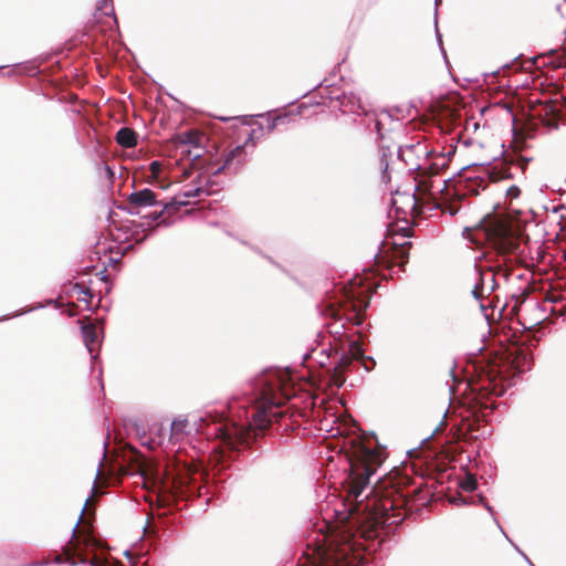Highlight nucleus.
Here are the masks:
<instances>
[{
	"instance_id": "obj_1",
	"label": "nucleus",
	"mask_w": 566,
	"mask_h": 566,
	"mask_svg": "<svg viewBox=\"0 0 566 566\" xmlns=\"http://www.w3.org/2000/svg\"><path fill=\"white\" fill-rule=\"evenodd\" d=\"M474 373V377L463 382L455 375L454 367L451 368L452 385L449 387V392L450 396L455 395L454 385L465 386L462 398V421L471 437L479 438L490 434L485 426L480 431L481 423L486 422L488 417L496 408L494 397L502 396L512 385V379L507 371L496 364L475 366Z\"/></svg>"
},
{
	"instance_id": "obj_2",
	"label": "nucleus",
	"mask_w": 566,
	"mask_h": 566,
	"mask_svg": "<svg viewBox=\"0 0 566 566\" xmlns=\"http://www.w3.org/2000/svg\"><path fill=\"white\" fill-rule=\"evenodd\" d=\"M375 437H354L344 442L345 457L349 465L346 480L349 496L358 499L371 475L384 462V451L376 448Z\"/></svg>"
},
{
	"instance_id": "obj_3",
	"label": "nucleus",
	"mask_w": 566,
	"mask_h": 566,
	"mask_svg": "<svg viewBox=\"0 0 566 566\" xmlns=\"http://www.w3.org/2000/svg\"><path fill=\"white\" fill-rule=\"evenodd\" d=\"M416 190L417 186H412L408 190L401 191L397 189L395 192L391 191V211L395 210L397 221H403L406 223L403 227H397L391 220V280L395 274L394 268L398 266L399 272H405L409 260L411 242H398L396 237H411L412 229L410 223L417 207Z\"/></svg>"
},
{
	"instance_id": "obj_4",
	"label": "nucleus",
	"mask_w": 566,
	"mask_h": 566,
	"mask_svg": "<svg viewBox=\"0 0 566 566\" xmlns=\"http://www.w3.org/2000/svg\"><path fill=\"white\" fill-rule=\"evenodd\" d=\"M479 229L491 248L503 258L505 263H510V266L513 265L514 260L522 259L520 234L513 229L505 214L496 211L485 214L479 223Z\"/></svg>"
},
{
	"instance_id": "obj_5",
	"label": "nucleus",
	"mask_w": 566,
	"mask_h": 566,
	"mask_svg": "<svg viewBox=\"0 0 566 566\" xmlns=\"http://www.w3.org/2000/svg\"><path fill=\"white\" fill-rule=\"evenodd\" d=\"M352 537V534L337 532L310 541L306 555L312 566H355L356 557L350 554Z\"/></svg>"
},
{
	"instance_id": "obj_6",
	"label": "nucleus",
	"mask_w": 566,
	"mask_h": 566,
	"mask_svg": "<svg viewBox=\"0 0 566 566\" xmlns=\"http://www.w3.org/2000/svg\"><path fill=\"white\" fill-rule=\"evenodd\" d=\"M413 468L406 464L391 467V526L399 525L411 512L409 504L418 493V486L413 484Z\"/></svg>"
},
{
	"instance_id": "obj_7",
	"label": "nucleus",
	"mask_w": 566,
	"mask_h": 566,
	"mask_svg": "<svg viewBox=\"0 0 566 566\" xmlns=\"http://www.w3.org/2000/svg\"><path fill=\"white\" fill-rule=\"evenodd\" d=\"M373 290V283L368 282V279L363 276L353 277L348 285L345 286V295L347 297L348 303L350 304L353 314L348 313H335V319L333 323L328 324V329L331 334L342 335V331L345 329L344 323H342V318H347L348 322H353L355 325H359L363 322L360 317L361 312L368 306V298Z\"/></svg>"
},
{
	"instance_id": "obj_8",
	"label": "nucleus",
	"mask_w": 566,
	"mask_h": 566,
	"mask_svg": "<svg viewBox=\"0 0 566 566\" xmlns=\"http://www.w3.org/2000/svg\"><path fill=\"white\" fill-rule=\"evenodd\" d=\"M455 150L457 146L451 145L447 153L444 150L437 151L436 149H428L426 145L417 142L416 144H410L406 147L400 146L398 149V157L403 158L406 151L415 153L418 156L424 155V163L422 165L417 164L413 169L422 168L429 176H436L449 166Z\"/></svg>"
},
{
	"instance_id": "obj_9",
	"label": "nucleus",
	"mask_w": 566,
	"mask_h": 566,
	"mask_svg": "<svg viewBox=\"0 0 566 566\" xmlns=\"http://www.w3.org/2000/svg\"><path fill=\"white\" fill-rule=\"evenodd\" d=\"M281 403L282 398L273 387L263 388L255 399V406L249 421L250 427L256 429L266 428L273 419L281 416V411H279Z\"/></svg>"
},
{
	"instance_id": "obj_10",
	"label": "nucleus",
	"mask_w": 566,
	"mask_h": 566,
	"mask_svg": "<svg viewBox=\"0 0 566 566\" xmlns=\"http://www.w3.org/2000/svg\"><path fill=\"white\" fill-rule=\"evenodd\" d=\"M566 109V97L556 93L553 97L545 101H538L537 104L532 103L530 107L531 117L538 124L548 128H558V122L564 116Z\"/></svg>"
},
{
	"instance_id": "obj_11",
	"label": "nucleus",
	"mask_w": 566,
	"mask_h": 566,
	"mask_svg": "<svg viewBox=\"0 0 566 566\" xmlns=\"http://www.w3.org/2000/svg\"><path fill=\"white\" fill-rule=\"evenodd\" d=\"M472 166L478 169L476 174L459 181V191H463L465 195L478 196L486 189L489 182L497 181L501 178L500 172L489 164H475Z\"/></svg>"
},
{
	"instance_id": "obj_12",
	"label": "nucleus",
	"mask_w": 566,
	"mask_h": 566,
	"mask_svg": "<svg viewBox=\"0 0 566 566\" xmlns=\"http://www.w3.org/2000/svg\"><path fill=\"white\" fill-rule=\"evenodd\" d=\"M198 432L199 424L196 417L192 419L178 417L171 422L169 442L174 446L186 442Z\"/></svg>"
},
{
	"instance_id": "obj_13",
	"label": "nucleus",
	"mask_w": 566,
	"mask_h": 566,
	"mask_svg": "<svg viewBox=\"0 0 566 566\" xmlns=\"http://www.w3.org/2000/svg\"><path fill=\"white\" fill-rule=\"evenodd\" d=\"M128 198L129 203L137 208L153 207L157 203L156 193L148 188L134 191Z\"/></svg>"
},
{
	"instance_id": "obj_14",
	"label": "nucleus",
	"mask_w": 566,
	"mask_h": 566,
	"mask_svg": "<svg viewBox=\"0 0 566 566\" xmlns=\"http://www.w3.org/2000/svg\"><path fill=\"white\" fill-rule=\"evenodd\" d=\"M116 142L125 148L134 147L137 144L136 133L130 128L123 127L116 134Z\"/></svg>"
},
{
	"instance_id": "obj_15",
	"label": "nucleus",
	"mask_w": 566,
	"mask_h": 566,
	"mask_svg": "<svg viewBox=\"0 0 566 566\" xmlns=\"http://www.w3.org/2000/svg\"><path fill=\"white\" fill-rule=\"evenodd\" d=\"M478 275L479 282L481 283L485 293L491 294L499 286L495 280V273L493 272L492 269L485 272L479 271Z\"/></svg>"
},
{
	"instance_id": "obj_16",
	"label": "nucleus",
	"mask_w": 566,
	"mask_h": 566,
	"mask_svg": "<svg viewBox=\"0 0 566 566\" xmlns=\"http://www.w3.org/2000/svg\"><path fill=\"white\" fill-rule=\"evenodd\" d=\"M82 333H83V338H84V343L87 347V350L90 352L91 355H93V353L96 349V345H97L96 328L92 325H86V326H83Z\"/></svg>"
},
{
	"instance_id": "obj_17",
	"label": "nucleus",
	"mask_w": 566,
	"mask_h": 566,
	"mask_svg": "<svg viewBox=\"0 0 566 566\" xmlns=\"http://www.w3.org/2000/svg\"><path fill=\"white\" fill-rule=\"evenodd\" d=\"M163 168H164V164L161 161H158V160L151 161L149 165L150 176L147 178V182L156 184L159 187H161L163 189H165L166 186H164L160 180Z\"/></svg>"
},
{
	"instance_id": "obj_18",
	"label": "nucleus",
	"mask_w": 566,
	"mask_h": 566,
	"mask_svg": "<svg viewBox=\"0 0 566 566\" xmlns=\"http://www.w3.org/2000/svg\"><path fill=\"white\" fill-rule=\"evenodd\" d=\"M531 360V355L524 350H521L518 357L513 361V368L516 374H522L528 368V364Z\"/></svg>"
},
{
	"instance_id": "obj_19",
	"label": "nucleus",
	"mask_w": 566,
	"mask_h": 566,
	"mask_svg": "<svg viewBox=\"0 0 566 566\" xmlns=\"http://www.w3.org/2000/svg\"><path fill=\"white\" fill-rule=\"evenodd\" d=\"M459 486L463 490V491H467V492H472L474 490H476L478 488V481L476 479L471 475V474H467L465 478H463L460 482H459Z\"/></svg>"
},
{
	"instance_id": "obj_20",
	"label": "nucleus",
	"mask_w": 566,
	"mask_h": 566,
	"mask_svg": "<svg viewBox=\"0 0 566 566\" xmlns=\"http://www.w3.org/2000/svg\"><path fill=\"white\" fill-rule=\"evenodd\" d=\"M412 109V105H409L406 108H403L402 106H395L394 108L391 107V120L394 119V117H396V119L399 120L405 118L406 116H411Z\"/></svg>"
},
{
	"instance_id": "obj_21",
	"label": "nucleus",
	"mask_w": 566,
	"mask_h": 566,
	"mask_svg": "<svg viewBox=\"0 0 566 566\" xmlns=\"http://www.w3.org/2000/svg\"><path fill=\"white\" fill-rule=\"evenodd\" d=\"M479 502L483 504L484 509L491 513L492 517H493V521L494 523L496 524V526L499 527V530L501 531V533L505 536V538L512 543L511 538L507 536V534L505 533V531L503 530V527L501 526L499 520L495 517L494 515V510L493 507L484 501V497L482 495H479Z\"/></svg>"
},
{
	"instance_id": "obj_22",
	"label": "nucleus",
	"mask_w": 566,
	"mask_h": 566,
	"mask_svg": "<svg viewBox=\"0 0 566 566\" xmlns=\"http://www.w3.org/2000/svg\"><path fill=\"white\" fill-rule=\"evenodd\" d=\"M479 502L483 504L484 509L491 513L492 517H493V521L494 523L496 524V526L499 527V530L501 531V533L505 536V538L512 543L511 538L507 536V534L505 533V531L503 530V527L501 526L499 520L495 517L494 515V510L493 507L484 501V497L482 495H479Z\"/></svg>"
},
{
	"instance_id": "obj_23",
	"label": "nucleus",
	"mask_w": 566,
	"mask_h": 566,
	"mask_svg": "<svg viewBox=\"0 0 566 566\" xmlns=\"http://www.w3.org/2000/svg\"><path fill=\"white\" fill-rule=\"evenodd\" d=\"M363 353H364L363 347L358 342H356V340L350 342L349 354L352 355L353 358H355V359L361 358Z\"/></svg>"
},
{
	"instance_id": "obj_24",
	"label": "nucleus",
	"mask_w": 566,
	"mask_h": 566,
	"mask_svg": "<svg viewBox=\"0 0 566 566\" xmlns=\"http://www.w3.org/2000/svg\"><path fill=\"white\" fill-rule=\"evenodd\" d=\"M437 14L438 12L434 11V28H436V39H437V42H438V45L440 48V51H441V54L443 56V59L447 61V52L443 48V44H442V34L440 33L439 29H438V19H437Z\"/></svg>"
},
{
	"instance_id": "obj_25",
	"label": "nucleus",
	"mask_w": 566,
	"mask_h": 566,
	"mask_svg": "<svg viewBox=\"0 0 566 566\" xmlns=\"http://www.w3.org/2000/svg\"><path fill=\"white\" fill-rule=\"evenodd\" d=\"M202 192H205V191L199 187L190 188V189L181 191L178 197L179 198H196V197H200Z\"/></svg>"
},
{
	"instance_id": "obj_26",
	"label": "nucleus",
	"mask_w": 566,
	"mask_h": 566,
	"mask_svg": "<svg viewBox=\"0 0 566 566\" xmlns=\"http://www.w3.org/2000/svg\"><path fill=\"white\" fill-rule=\"evenodd\" d=\"M471 294L476 301L483 300L485 291L483 290V287L479 281L474 284V286L471 291Z\"/></svg>"
},
{
	"instance_id": "obj_27",
	"label": "nucleus",
	"mask_w": 566,
	"mask_h": 566,
	"mask_svg": "<svg viewBox=\"0 0 566 566\" xmlns=\"http://www.w3.org/2000/svg\"><path fill=\"white\" fill-rule=\"evenodd\" d=\"M242 153V147H237L234 149H232L230 153L227 154L226 156V166L230 164V161L238 155H240Z\"/></svg>"
},
{
	"instance_id": "obj_28",
	"label": "nucleus",
	"mask_w": 566,
	"mask_h": 566,
	"mask_svg": "<svg viewBox=\"0 0 566 566\" xmlns=\"http://www.w3.org/2000/svg\"><path fill=\"white\" fill-rule=\"evenodd\" d=\"M520 193H521V191H520V188L517 186H511L506 190V196L512 198V199L517 198L520 196Z\"/></svg>"
},
{
	"instance_id": "obj_29",
	"label": "nucleus",
	"mask_w": 566,
	"mask_h": 566,
	"mask_svg": "<svg viewBox=\"0 0 566 566\" xmlns=\"http://www.w3.org/2000/svg\"><path fill=\"white\" fill-rule=\"evenodd\" d=\"M451 503L457 504V505H467V504H469L468 500L463 495H461V494H458V495L453 496L451 499Z\"/></svg>"
},
{
	"instance_id": "obj_30",
	"label": "nucleus",
	"mask_w": 566,
	"mask_h": 566,
	"mask_svg": "<svg viewBox=\"0 0 566 566\" xmlns=\"http://www.w3.org/2000/svg\"><path fill=\"white\" fill-rule=\"evenodd\" d=\"M511 544L513 545V547L515 548V551H516L518 554H521V556L524 558V560H525L530 566H536V565H534V564L531 562V559L527 557V555H526L523 551H521V548H520L515 543H513V542H512Z\"/></svg>"
},
{
	"instance_id": "obj_31",
	"label": "nucleus",
	"mask_w": 566,
	"mask_h": 566,
	"mask_svg": "<svg viewBox=\"0 0 566 566\" xmlns=\"http://www.w3.org/2000/svg\"><path fill=\"white\" fill-rule=\"evenodd\" d=\"M375 129L380 140L385 138V134L381 132V123L379 119L375 120Z\"/></svg>"
},
{
	"instance_id": "obj_32",
	"label": "nucleus",
	"mask_w": 566,
	"mask_h": 566,
	"mask_svg": "<svg viewBox=\"0 0 566 566\" xmlns=\"http://www.w3.org/2000/svg\"><path fill=\"white\" fill-rule=\"evenodd\" d=\"M107 2H108V0H101V2H99V4H98V9H99V10H103V9H104V7H106V6H107Z\"/></svg>"
},
{
	"instance_id": "obj_33",
	"label": "nucleus",
	"mask_w": 566,
	"mask_h": 566,
	"mask_svg": "<svg viewBox=\"0 0 566 566\" xmlns=\"http://www.w3.org/2000/svg\"><path fill=\"white\" fill-rule=\"evenodd\" d=\"M446 187H447V184H446V180H443V185H442V187H439V186H438L437 188H438L439 190H444V189H446Z\"/></svg>"
},
{
	"instance_id": "obj_34",
	"label": "nucleus",
	"mask_w": 566,
	"mask_h": 566,
	"mask_svg": "<svg viewBox=\"0 0 566 566\" xmlns=\"http://www.w3.org/2000/svg\"><path fill=\"white\" fill-rule=\"evenodd\" d=\"M284 118H285V117H277V118L275 119V124H276L277 122H284Z\"/></svg>"
},
{
	"instance_id": "obj_35",
	"label": "nucleus",
	"mask_w": 566,
	"mask_h": 566,
	"mask_svg": "<svg viewBox=\"0 0 566 566\" xmlns=\"http://www.w3.org/2000/svg\"><path fill=\"white\" fill-rule=\"evenodd\" d=\"M388 168V163L387 161H384V170L386 171Z\"/></svg>"
},
{
	"instance_id": "obj_36",
	"label": "nucleus",
	"mask_w": 566,
	"mask_h": 566,
	"mask_svg": "<svg viewBox=\"0 0 566 566\" xmlns=\"http://www.w3.org/2000/svg\"><path fill=\"white\" fill-rule=\"evenodd\" d=\"M415 451H416V449H410V450H407V451H406V453H407V454H410V453H412V452H415Z\"/></svg>"
},
{
	"instance_id": "obj_37",
	"label": "nucleus",
	"mask_w": 566,
	"mask_h": 566,
	"mask_svg": "<svg viewBox=\"0 0 566 566\" xmlns=\"http://www.w3.org/2000/svg\"><path fill=\"white\" fill-rule=\"evenodd\" d=\"M78 520H81V517H80ZM78 523H80V521H77V523H75V526H74V528H73V532H75L76 527L78 526Z\"/></svg>"
},
{
	"instance_id": "obj_38",
	"label": "nucleus",
	"mask_w": 566,
	"mask_h": 566,
	"mask_svg": "<svg viewBox=\"0 0 566 566\" xmlns=\"http://www.w3.org/2000/svg\"><path fill=\"white\" fill-rule=\"evenodd\" d=\"M457 211H458L457 209H452V210H450V214H454V213H457Z\"/></svg>"
},
{
	"instance_id": "obj_39",
	"label": "nucleus",
	"mask_w": 566,
	"mask_h": 566,
	"mask_svg": "<svg viewBox=\"0 0 566 566\" xmlns=\"http://www.w3.org/2000/svg\"><path fill=\"white\" fill-rule=\"evenodd\" d=\"M510 67H511V66H510V64H504V65L502 66V69H510Z\"/></svg>"
},
{
	"instance_id": "obj_40",
	"label": "nucleus",
	"mask_w": 566,
	"mask_h": 566,
	"mask_svg": "<svg viewBox=\"0 0 566 566\" xmlns=\"http://www.w3.org/2000/svg\"><path fill=\"white\" fill-rule=\"evenodd\" d=\"M500 72V70L493 71L491 75H496Z\"/></svg>"
},
{
	"instance_id": "obj_41",
	"label": "nucleus",
	"mask_w": 566,
	"mask_h": 566,
	"mask_svg": "<svg viewBox=\"0 0 566 566\" xmlns=\"http://www.w3.org/2000/svg\"><path fill=\"white\" fill-rule=\"evenodd\" d=\"M441 0H434V4H436V8L438 7V4L440 3Z\"/></svg>"
},
{
	"instance_id": "obj_42",
	"label": "nucleus",
	"mask_w": 566,
	"mask_h": 566,
	"mask_svg": "<svg viewBox=\"0 0 566 566\" xmlns=\"http://www.w3.org/2000/svg\"><path fill=\"white\" fill-rule=\"evenodd\" d=\"M463 169H464V168H462V169L458 170V171L455 172V175H460V174H461V171H462Z\"/></svg>"
},
{
	"instance_id": "obj_43",
	"label": "nucleus",
	"mask_w": 566,
	"mask_h": 566,
	"mask_svg": "<svg viewBox=\"0 0 566 566\" xmlns=\"http://www.w3.org/2000/svg\"><path fill=\"white\" fill-rule=\"evenodd\" d=\"M373 532L375 533V534H374L375 536H378V532H377V530H374Z\"/></svg>"
},
{
	"instance_id": "obj_44",
	"label": "nucleus",
	"mask_w": 566,
	"mask_h": 566,
	"mask_svg": "<svg viewBox=\"0 0 566 566\" xmlns=\"http://www.w3.org/2000/svg\"><path fill=\"white\" fill-rule=\"evenodd\" d=\"M429 439H430V437L423 438L422 442H426Z\"/></svg>"
},
{
	"instance_id": "obj_45",
	"label": "nucleus",
	"mask_w": 566,
	"mask_h": 566,
	"mask_svg": "<svg viewBox=\"0 0 566 566\" xmlns=\"http://www.w3.org/2000/svg\"><path fill=\"white\" fill-rule=\"evenodd\" d=\"M412 112H413V116H417V111H415V108L412 109Z\"/></svg>"
},
{
	"instance_id": "obj_46",
	"label": "nucleus",
	"mask_w": 566,
	"mask_h": 566,
	"mask_svg": "<svg viewBox=\"0 0 566 566\" xmlns=\"http://www.w3.org/2000/svg\"><path fill=\"white\" fill-rule=\"evenodd\" d=\"M412 112H413V116H417V111H415V108L412 109Z\"/></svg>"
}]
</instances>
